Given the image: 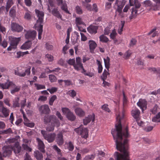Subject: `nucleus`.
Instances as JSON below:
<instances>
[{"label": "nucleus", "mask_w": 160, "mask_h": 160, "mask_svg": "<svg viewBox=\"0 0 160 160\" xmlns=\"http://www.w3.org/2000/svg\"><path fill=\"white\" fill-rule=\"evenodd\" d=\"M124 117V110H122L116 117L118 125H116V129L112 130L111 133L115 142L116 148L123 154L116 152L114 156L117 160H129L127 144L128 140L126 138L129 136L127 127L125 129H122L121 120Z\"/></svg>", "instance_id": "nucleus-1"}, {"label": "nucleus", "mask_w": 160, "mask_h": 160, "mask_svg": "<svg viewBox=\"0 0 160 160\" xmlns=\"http://www.w3.org/2000/svg\"><path fill=\"white\" fill-rule=\"evenodd\" d=\"M35 12L38 19L36 23L35 24L34 27L35 29L38 31V38L41 39L42 38V32L43 22V17L44 16V12L42 11L36 9Z\"/></svg>", "instance_id": "nucleus-2"}, {"label": "nucleus", "mask_w": 160, "mask_h": 160, "mask_svg": "<svg viewBox=\"0 0 160 160\" xmlns=\"http://www.w3.org/2000/svg\"><path fill=\"white\" fill-rule=\"evenodd\" d=\"M10 87L12 88L11 90V93L12 94L18 92L21 88L20 86H16L12 82L8 81L4 83H0V88L6 89H8Z\"/></svg>", "instance_id": "nucleus-3"}, {"label": "nucleus", "mask_w": 160, "mask_h": 160, "mask_svg": "<svg viewBox=\"0 0 160 160\" xmlns=\"http://www.w3.org/2000/svg\"><path fill=\"white\" fill-rule=\"evenodd\" d=\"M129 2L131 6H135L131 9V14L129 19H131L135 17L138 15L137 9L140 7L141 4L138 0H129Z\"/></svg>", "instance_id": "nucleus-4"}, {"label": "nucleus", "mask_w": 160, "mask_h": 160, "mask_svg": "<svg viewBox=\"0 0 160 160\" xmlns=\"http://www.w3.org/2000/svg\"><path fill=\"white\" fill-rule=\"evenodd\" d=\"M9 39L10 41V46L7 48L8 51H11L12 48H16L17 46L20 41L21 38H15L12 36H9Z\"/></svg>", "instance_id": "nucleus-5"}, {"label": "nucleus", "mask_w": 160, "mask_h": 160, "mask_svg": "<svg viewBox=\"0 0 160 160\" xmlns=\"http://www.w3.org/2000/svg\"><path fill=\"white\" fill-rule=\"evenodd\" d=\"M44 122L45 124L49 122L51 123H56L57 127H59L60 125V122L59 120L56 118L55 116L53 115L48 116L46 115L44 116Z\"/></svg>", "instance_id": "nucleus-6"}, {"label": "nucleus", "mask_w": 160, "mask_h": 160, "mask_svg": "<svg viewBox=\"0 0 160 160\" xmlns=\"http://www.w3.org/2000/svg\"><path fill=\"white\" fill-rule=\"evenodd\" d=\"M41 132L44 139L48 142H52L54 140L56 136L55 133H48L46 131L43 130L41 131Z\"/></svg>", "instance_id": "nucleus-7"}, {"label": "nucleus", "mask_w": 160, "mask_h": 160, "mask_svg": "<svg viewBox=\"0 0 160 160\" xmlns=\"http://www.w3.org/2000/svg\"><path fill=\"white\" fill-rule=\"evenodd\" d=\"M74 131L78 134L80 135L83 138L86 139L88 137V130L87 128H83L82 125L78 128H75Z\"/></svg>", "instance_id": "nucleus-8"}, {"label": "nucleus", "mask_w": 160, "mask_h": 160, "mask_svg": "<svg viewBox=\"0 0 160 160\" xmlns=\"http://www.w3.org/2000/svg\"><path fill=\"white\" fill-rule=\"evenodd\" d=\"M62 110L63 114L66 115V117L69 120L72 121H74L75 119V116L68 108H62Z\"/></svg>", "instance_id": "nucleus-9"}, {"label": "nucleus", "mask_w": 160, "mask_h": 160, "mask_svg": "<svg viewBox=\"0 0 160 160\" xmlns=\"http://www.w3.org/2000/svg\"><path fill=\"white\" fill-rule=\"evenodd\" d=\"M30 69V68H28L24 72H23L21 69H17L15 70V74L16 75L21 77H24L26 75L28 76L31 72Z\"/></svg>", "instance_id": "nucleus-10"}, {"label": "nucleus", "mask_w": 160, "mask_h": 160, "mask_svg": "<svg viewBox=\"0 0 160 160\" xmlns=\"http://www.w3.org/2000/svg\"><path fill=\"white\" fill-rule=\"evenodd\" d=\"M74 69L77 71H79L81 69L82 71L85 72L83 64L81 63V59L79 57L76 58V62H75L74 66Z\"/></svg>", "instance_id": "nucleus-11"}, {"label": "nucleus", "mask_w": 160, "mask_h": 160, "mask_svg": "<svg viewBox=\"0 0 160 160\" xmlns=\"http://www.w3.org/2000/svg\"><path fill=\"white\" fill-rule=\"evenodd\" d=\"M11 29L13 31L20 32L22 31L23 28L18 24L12 23L11 24Z\"/></svg>", "instance_id": "nucleus-12"}, {"label": "nucleus", "mask_w": 160, "mask_h": 160, "mask_svg": "<svg viewBox=\"0 0 160 160\" xmlns=\"http://www.w3.org/2000/svg\"><path fill=\"white\" fill-rule=\"evenodd\" d=\"M39 110L41 113L48 114L50 111L48 106L47 104L41 105L39 108Z\"/></svg>", "instance_id": "nucleus-13"}, {"label": "nucleus", "mask_w": 160, "mask_h": 160, "mask_svg": "<svg viewBox=\"0 0 160 160\" xmlns=\"http://www.w3.org/2000/svg\"><path fill=\"white\" fill-rule=\"evenodd\" d=\"M124 4L122 1L121 0H117L115 4L114 7L116 9L117 11L121 12L122 11V8Z\"/></svg>", "instance_id": "nucleus-14"}, {"label": "nucleus", "mask_w": 160, "mask_h": 160, "mask_svg": "<svg viewBox=\"0 0 160 160\" xmlns=\"http://www.w3.org/2000/svg\"><path fill=\"white\" fill-rule=\"evenodd\" d=\"M131 113L132 116L136 120L139 119L140 112L137 108H133L131 111Z\"/></svg>", "instance_id": "nucleus-15"}, {"label": "nucleus", "mask_w": 160, "mask_h": 160, "mask_svg": "<svg viewBox=\"0 0 160 160\" xmlns=\"http://www.w3.org/2000/svg\"><path fill=\"white\" fill-rule=\"evenodd\" d=\"M36 140L38 143V148L42 153H45V146L43 142L38 138H37Z\"/></svg>", "instance_id": "nucleus-16"}, {"label": "nucleus", "mask_w": 160, "mask_h": 160, "mask_svg": "<svg viewBox=\"0 0 160 160\" xmlns=\"http://www.w3.org/2000/svg\"><path fill=\"white\" fill-rule=\"evenodd\" d=\"M12 150H13L14 153L16 154L19 153L21 151H22L21 147L19 145V142H16L15 144H14V146H11Z\"/></svg>", "instance_id": "nucleus-17"}, {"label": "nucleus", "mask_w": 160, "mask_h": 160, "mask_svg": "<svg viewBox=\"0 0 160 160\" xmlns=\"http://www.w3.org/2000/svg\"><path fill=\"white\" fill-rule=\"evenodd\" d=\"M2 149L3 157H6L11 153L12 150L11 146L10 147L9 146H4L2 148Z\"/></svg>", "instance_id": "nucleus-18"}, {"label": "nucleus", "mask_w": 160, "mask_h": 160, "mask_svg": "<svg viewBox=\"0 0 160 160\" xmlns=\"http://www.w3.org/2000/svg\"><path fill=\"white\" fill-rule=\"evenodd\" d=\"M137 105L140 107L142 111L144 108L146 109L147 108V103L146 101L144 99H140L137 103Z\"/></svg>", "instance_id": "nucleus-19"}, {"label": "nucleus", "mask_w": 160, "mask_h": 160, "mask_svg": "<svg viewBox=\"0 0 160 160\" xmlns=\"http://www.w3.org/2000/svg\"><path fill=\"white\" fill-rule=\"evenodd\" d=\"M37 33L34 31H28L25 35V37L28 39H33L36 37Z\"/></svg>", "instance_id": "nucleus-20"}, {"label": "nucleus", "mask_w": 160, "mask_h": 160, "mask_svg": "<svg viewBox=\"0 0 160 160\" xmlns=\"http://www.w3.org/2000/svg\"><path fill=\"white\" fill-rule=\"evenodd\" d=\"M95 119V115L94 114L90 115L85 118L83 120V123L84 125H87L92 120L93 122Z\"/></svg>", "instance_id": "nucleus-21"}, {"label": "nucleus", "mask_w": 160, "mask_h": 160, "mask_svg": "<svg viewBox=\"0 0 160 160\" xmlns=\"http://www.w3.org/2000/svg\"><path fill=\"white\" fill-rule=\"evenodd\" d=\"M56 141L59 145H62L64 143L63 135L62 133L60 132L57 135Z\"/></svg>", "instance_id": "nucleus-22"}, {"label": "nucleus", "mask_w": 160, "mask_h": 160, "mask_svg": "<svg viewBox=\"0 0 160 160\" xmlns=\"http://www.w3.org/2000/svg\"><path fill=\"white\" fill-rule=\"evenodd\" d=\"M98 29V26L91 25L87 28V30L91 34H95L97 33Z\"/></svg>", "instance_id": "nucleus-23"}, {"label": "nucleus", "mask_w": 160, "mask_h": 160, "mask_svg": "<svg viewBox=\"0 0 160 160\" xmlns=\"http://www.w3.org/2000/svg\"><path fill=\"white\" fill-rule=\"evenodd\" d=\"M0 111L1 112L3 115H0V117H6L9 115V111L6 108L2 107V109H0Z\"/></svg>", "instance_id": "nucleus-24"}, {"label": "nucleus", "mask_w": 160, "mask_h": 160, "mask_svg": "<svg viewBox=\"0 0 160 160\" xmlns=\"http://www.w3.org/2000/svg\"><path fill=\"white\" fill-rule=\"evenodd\" d=\"M74 111L76 114L79 117L84 116L85 114V112L81 108H76Z\"/></svg>", "instance_id": "nucleus-25"}, {"label": "nucleus", "mask_w": 160, "mask_h": 160, "mask_svg": "<svg viewBox=\"0 0 160 160\" xmlns=\"http://www.w3.org/2000/svg\"><path fill=\"white\" fill-rule=\"evenodd\" d=\"M90 51H93L96 47L97 45L94 41L90 40L88 42Z\"/></svg>", "instance_id": "nucleus-26"}, {"label": "nucleus", "mask_w": 160, "mask_h": 160, "mask_svg": "<svg viewBox=\"0 0 160 160\" xmlns=\"http://www.w3.org/2000/svg\"><path fill=\"white\" fill-rule=\"evenodd\" d=\"M32 42L31 41H28L26 42L21 47V48L23 49H28L30 48L31 46Z\"/></svg>", "instance_id": "nucleus-27"}, {"label": "nucleus", "mask_w": 160, "mask_h": 160, "mask_svg": "<svg viewBox=\"0 0 160 160\" xmlns=\"http://www.w3.org/2000/svg\"><path fill=\"white\" fill-rule=\"evenodd\" d=\"M52 14L58 18L62 19V16L59 12L57 8H54L52 11Z\"/></svg>", "instance_id": "nucleus-28"}, {"label": "nucleus", "mask_w": 160, "mask_h": 160, "mask_svg": "<svg viewBox=\"0 0 160 160\" xmlns=\"http://www.w3.org/2000/svg\"><path fill=\"white\" fill-rule=\"evenodd\" d=\"M34 155L38 160H41L43 158L42 154L38 150L34 151Z\"/></svg>", "instance_id": "nucleus-29"}, {"label": "nucleus", "mask_w": 160, "mask_h": 160, "mask_svg": "<svg viewBox=\"0 0 160 160\" xmlns=\"http://www.w3.org/2000/svg\"><path fill=\"white\" fill-rule=\"evenodd\" d=\"M19 97H16L12 101L13 106L14 108L19 107L20 104L19 103Z\"/></svg>", "instance_id": "nucleus-30"}, {"label": "nucleus", "mask_w": 160, "mask_h": 160, "mask_svg": "<svg viewBox=\"0 0 160 160\" xmlns=\"http://www.w3.org/2000/svg\"><path fill=\"white\" fill-rule=\"evenodd\" d=\"M110 59L108 57H107L106 59L104 58V62L105 68L108 71L110 66Z\"/></svg>", "instance_id": "nucleus-31"}, {"label": "nucleus", "mask_w": 160, "mask_h": 160, "mask_svg": "<svg viewBox=\"0 0 160 160\" xmlns=\"http://www.w3.org/2000/svg\"><path fill=\"white\" fill-rule=\"evenodd\" d=\"M152 121L154 122H160V112H159L158 114L152 118Z\"/></svg>", "instance_id": "nucleus-32"}, {"label": "nucleus", "mask_w": 160, "mask_h": 160, "mask_svg": "<svg viewBox=\"0 0 160 160\" xmlns=\"http://www.w3.org/2000/svg\"><path fill=\"white\" fill-rule=\"evenodd\" d=\"M32 17L31 12L28 11L25 13L24 15V18L27 20L29 21L31 19Z\"/></svg>", "instance_id": "nucleus-33"}, {"label": "nucleus", "mask_w": 160, "mask_h": 160, "mask_svg": "<svg viewBox=\"0 0 160 160\" xmlns=\"http://www.w3.org/2000/svg\"><path fill=\"white\" fill-rule=\"evenodd\" d=\"M99 38L100 41L106 43L109 41L108 38L104 35H102L100 36Z\"/></svg>", "instance_id": "nucleus-34"}, {"label": "nucleus", "mask_w": 160, "mask_h": 160, "mask_svg": "<svg viewBox=\"0 0 160 160\" xmlns=\"http://www.w3.org/2000/svg\"><path fill=\"white\" fill-rule=\"evenodd\" d=\"M159 109L157 105H155L152 109H151L150 111L152 112V113L155 114L160 112L159 110Z\"/></svg>", "instance_id": "nucleus-35"}, {"label": "nucleus", "mask_w": 160, "mask_h": 160, "mask_svg": "<svg viewBox=\"0 0 160 160\" xmlns=\"http://www.w3.org/2000/svg\"><path fill=\"white\" fill-rule=\"evenodd\" d=\"M62 4V5L61 6V9L62 10L64 11L65 12L67 13L70 14L69 12L68 9L67 5L66 2H64Z\"/></svg>", "instance_id": "nucleus-36"}, {"label": "nucleus", "mask_w": 160, "mask_h": 160, "mask_svg": "<svg viewBox=\"0 0 160 160\" xmlns=\"http://www.w3.org/2000/svg\"><path fill=\"white\" fill-rule=\"evenodd\" d=\"M108 71H107L106 70H104L102 75L101 76V78L102 80H105L107 79L108 75L109 74Z\"/></svg>", "instance_id": "nucleus-37"}, {"label": "nucleus", "mask_w": 160, "mask_h": 160, "mask_svg": "<svg viewBox=\"0 0 160 160\" xmlns=\"http://www.w3.org/2000/svg\"><path fill=\"white\" fill-rule=\"evenodd\" d=\"M75 22L76 25L78 26V25L84 24V23L82 21V18H76L75 19Z\"/></svg>", "instance_id": "nucleus-38"}, {"label": "nucleus", "mask_w": 160, "mask_h": 160, "mask_svg": "<svg viewBox=\"0 0 160 160\" xmlns=\"http://www.w3.org/2000/svg\"><path fill=\"white\" fill-rule=\"evenodd\" d=\"M142 4L145 7H151L152 6V2L149 0H146L144 1Z\"/></svg>", "instance_id": "nucleus-39"}, {"label": "nucleus", "mask_w": 160, "mask_h": 160, "mask_svg": "<svg viewBox=\"0 0 160 160\" xmlns=\"http://www.w3.org/2000/svg\"><path fill=\"white\" fill-rule=\"evenodd\" d=\"M95 154H92L86 156L83 160H93L95 158Z\"/></svg>", "instance_id": "nucleus-40"}, {"label": "nucleus", "mask_w": 160, "mask_h": 160, "mask_svg": "<svg viewBox=\"0 0 160 160\" xmlns=\"http://www.w3.org/2000/svg\"><path fill=\"white\" fill-rule=\"evenodd\" d=\"M22 149L23 150L28 152H31L32 151V148L28 146L27 144H22Z\"/></svg>", "instance_id": "nucleus-41"}, {"label": "nucleus", "mask_w": 160, "mask_h": 160, "mask_svg": "<svg viewBox=\"0 0 160 160\" xmlns=\"http://www.w3.org/2000/svg\"><path fill=\"white\" fill-rule=\"evenodd\" d=\"M53 149L56 152L57 154L58 155L62 156V153L61 152V150L60 148H59L58 146L56 145H53L52 146Z\"/></svg>", "instance_id": "nucleus-42"}, {"label": "nucleus", "mask_w": 160, "mask_h": 160, "mask_svg": "<svg viewBox=\"0 0 160 160\" xmlns=\"http://www.w3.org/2000/svg\"><path fill=\"white\" fill-rule=\"evenodd\" d=\"M74 148V145L72 142L70 141L68 144L67 148L70 151L73 150Z\"/></svg>", "instance_id": "nucleus-43"}, {"label": "nucleus", "mask_w": 160, "mask_h": 160, "mask_svg": "<svg viewBox=\"0 0 160 160\" xmlns=\"http://www.w3.org/2000/svg\"><path fill=\"white\" fill-rule=\"evenodd\" d=\"M97 64L98 66V72L99 73H100L102 72V65H101V63L100 61H99L98 60H97Z\"/></svg>", "instance_id": "nucleus-44"}, {"label": "nucleus", "mask_w": 160, "mask_h": 160, "mask_svg": "<svg viewBox=\"0 0 160 160\" xmlns=\"http://www.w3.org/2000/svg\"><path fill=\"white\" fill-rule=\"evenodd\" d=\"M117 33L116 32L115 29H114L112 30V32L110 35V38L111 39L114 40L116 38Z\"/></svg>", "instance_id": "nucleus-45"}, {"label": "nucleus", "mask_w": 160, "mask_h": 160, "mask_svg": "<svg viewBox=\"0 0 160 160\" xmlns=\"http://www.w3.org/2000/svg\"><path fill=\"white\" fill-rule=\"evenodd\" d=\"M26 99H24L23 100L21 101L20 102V105L21 107V109L20 111H23L22 109L24 108L25 106L26 105Z\"/></svg>", "instance_id": "nucleus-46"}, {"label": "nucleus", "mask_w": 160, "mask_h": 160, "mask_svg": "<svg viewBox=\"0 0 160 160\" xmlns=\"http://www.w3.org/2000/svg\"><path fill=\"white\" fill-rule=\"evenodd\" d=\"M15 8H16L14 7H13L11 8L9 12L10 15L11 17H14L15 16L16 13Z\"/></svg>", "instance_id": "nucleus-47"}, {"label": "nucleus", "mask_w": 160, "mask_h": 160, "mask_svg": "<svg viewBox=\"0 0 160 160\" xmlns=\"http://www.w3.org/2000/svg\"><path fill=\"white\" fill-rule=\"evenodd\" d=\"M67 94L72 98H74L76 95V92L73 90L68 91L67 92Z\"/></svg>", "instance_id": "nucleus-48"}, {"label": "nucleus", "mask_w": 160, "mask_h": 160, "mask_svg": "<svg viewBox=\"0 0 160 160\" xmlns=\"http://www.w3.org/2000/svg\"><path fill=\"white\" fill-rule=\"evenodd\" d=\"M51 124L50 125H49L47 128V130L48 132H52L54 130V124H56V123H51Z\"/></svg>", "instance_id": "nucleus-49"}, {"label": "nucleus", "mask_w": 160, "mask_h": 160, "mask_svg": "<svg viewBox=\"0 0 160 160\" xmlns=\"http://www.w3.org/2000/svg\"><path fill=\"white\" fill-rule=\"evenodd\" d=\"M57 99V96L54 95L52 96L50 99L49 104L50 105H52L54 101Z\"/></svg>", "instance_id": "nucleus-50"}, {"label": "nucleus", "mask_w": 160, "mask_h": 160, "mask_svg": "<svg viewBox=\"0 0 160 160\" xmlns=\"http://www.w3.org/2000/svg\"><path fill=\"white\" fill-rule=\"evenodd\" d=\"M58 90V88L56 87H52L51 88H48L47 90L49 91L51 94H52L56 92Z\"/></svg>", "instance_id": "nucleus-51"}, {"label": "nucleus", "mask_w": 160, "mask_h": 160, "mask_svg": "<svg viewBox=\"0 0 160 160\" xmlns=\"http://www.w3.org/2000/svg\"><path fill=\"white\" fill-rule=\"evenodd\" d=\"M85 72L83 71H81V73H83L84 75L86 76H89L90 77H92L93 75V73H91L90 72H86V70L84 69Z\"/></svg>", "instance_id": "nucleus-52"}, {"label": "nucleus", "mask_w": 160, "mask_h": 160, "mask_svg": "<svg viewBox=\"0 0 160 160\" xmlns=\"http://www.w3.org/2000/svg\"><path fill=\"white\" fill-rule=\"evenodd\" d=\"M49 78L51 82H54L56 81V78L54 75H49Z\"/></svg>", "instance_id": "nucleus-53"}, {"label": "nucleus", "mask_w": 160, "mask_h": 160, "mask_svg": "<svg viewBox=\"0 0 160 160\" xmlns=\"http://www.w3.org/2000/svg\"><path fill=\"white\" fill-rule=\"evenodd\" d=\"M102 108L105 111L108 112H110V110L108 107V105L107 104H105L103 105L102 107Z\"/></svg>", "instance_id": "nucleus-54"}, {"label": "nucleus", "mask_w": 160, "mask_h": 160, "mask_svg": "<svg viewBox=\"0 0 160 160\" xmlns=\"http://www.w3.org/2000/svg\"><path fill=\"white\" fill-rule=\"evenodd\" d=\"M76 11L77 13L81 14L82 13V11L81 8L79 6H77L76 7Z\"/></svg>", "instance_id": "nucleus-55"}, {"label": "nucleus", "mask_w": 160, "mask_h": 160, "mask_svg": "<svg viewBox=\"0 0 160 160\" xmlns=\"http://www.w3.org/2000/svg\"><path fill=\"white\" fill-rule=\"evenodd\" d=\"M67 62L68 64L71 65H72L73 66L75 63L74 58L72 59H70Z\"/></svg>", "instance_id": "nucleus-56"}, {"label": "nucleus", "mask_w": 160, "mask_h": 160, "mask_svg": "<svg viewBox=\"0 0 160 160\" xmlns=\"http://www.w3.org/2000/svg\"><path fill=\"white\" fill-rule=\"evenodd\" d=\"M137 42V40L133 38H132L130 41L129 43V46L130 47H133L135 45Z\"/></svg>", "instance_id": "nucleus-57"}, {"label": "nucleus", "mask_w": 160, "mask_h": 160, "mask_svg": "<svg viewBox=\"0 0 160 160\" xmlns=\"http://www.w3.org/2000/svg\"><path fill=\"white\" fill-rule=\"evenodd\" d=\"M35 85L36 87V88L37 90L45 88V87L44 85L37 84H35Z\"/></svg>", "instance_id": "nucleus-58"}, {"label": "nucleus", "mask_w": 160, "mask_h": 160, "mask_svg": "<svg viewBox=\"0 0 160 160\" xmlns=\"http://www.w3.org/2000/svg\"><path fill=\"white\" fill-rule=\"evenodd\" d=\"M131 54V52L129 51H127L124 55V58L126 59H128Z\"/></svg>", "instance_id": "nucleus-59"}, {"label": "nucleus", "mask_w": 160, "mask_h": 160, "mask_svg": "<svg viewBox=\"0 0 160 160\" xmlns=\"http://www.w3.org/2000/svg\"><path fill=\"white\" fill-rule=\"evenodd\" d=\"M22 113L23 114V116L24 120V124L25 125L26 124V123H28L29 122V120L26 117L23 111H22Z\"/></svg>", "instance_id": "nucleus-60"}, {"label": "nucleus", "mask_w": 160, "mask_h": 160, "mask_svg": "<svg viewBox=\"0 0 160 160\" xmlns=\"http://www.w3.org/2000/svg\"><path fill=\"white\" fill-rule=\"evenodd\" d=\"M110 32V28L109 27H107L104 30V34L106 35H108Z\"/></svg>", "instance_id": "nucleus-61"}, {"label": "nucleus", "mask_w": 160, "mask_h": 160, "mask_svg": "<svg viewBox=\"0 0 160 160\" xmlns=\"http://www.w3.org/2000/svg\"><path fill=\"white\" fill-rule=\"evenodd\" d=\"M47 97L46 96H41L38 98V101H44L47 100Z\"/></svg>", "instance_id": "nucleus-62"}, {"label": "nucleus", "mask_w": 160, "mask_h": 160, "mask_svg": "<svg viewBox=\"0 0 160 160\" xmlns=\"http://www.w3.org/2000/svg\"><path fill=\"white\" fill-rule=\"evenodd\" d=\"M0 31L1 32L5 34L6 33V28L2 26L1 25V24L0 23Z\"/></svg>", "instance_id": "nucleus-63"}, {"label": "nucleus", "mask_w": 160, "mask_h": 160, "mask_svg": "<svg viewBox=\"0 0 160 160\" xmlns=\"http://www.w3.org/2000/svg\"><path fill=\"white\" fill-rule=\"evenodd\" d=\"M153 127L151 126H148L145 128L144 129V131L147 132H149L151 131L153 129Z\"/></svg>", "instance_id": "nucleus-64"}]
</instances>
